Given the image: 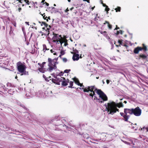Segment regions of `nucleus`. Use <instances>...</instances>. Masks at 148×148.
I'll return each mask as SVG.
<instances>
[{"label":"nucleus","mask_w":148,"mask_h":148,"mask_svg":"<svg viewBox=\"0 0 148 148\" xmlns=\"http://www.w3.org/2000/svg\"><path fill=\"white\" fill-rule=\"evenodd\" d=\"M57 79L56 78V79H52V81L54 83H56L57 84H59V83H57Z\"/></svg>","instance_id":"nucleus-25"},{"label":"nucleus","mask_w":148,"mask_h":148,"mask_svg":"<svg viewBox=\"0 0 148 148\" xmlns=\"http://www.w3.org/2000/svg\"><path fill=\"white\" fill-rule=\"evenodd\" d=\"M43 25H44L46 28H47V31H48V33H47V35H49V30L50 29V28L51 27V26L50 25L49 26L46 23H45L42 22V23L41 24V25L42 26Z\"/></svg>","instance_id":"nucleus-8"},{"label":"nucleus","mask_w":148,"mask_h":148,"mask_svg":"<svg viewBox=\"0 0 148 148\" xmlns=\"http://www.w3.org/2000/svg\"><path fill=\"white\" fill-rule=\"evenodd\" d=\"M61 73L62 74V73H60L59 75H62V74H61Z\"/></svg>","instance_id":"nucleus-53"},{"label":"nucleus","mask_w":148,"mask_h":148,"mask_svg":"<svg viewBox=\"0 0 148 148\" xmlns=\"http://www.w3.org/2000/svg\"><path fill=\"white\" fill-rule=\"evenodd\" d=\"M86 1H87V2H88V3H90V1L89 0H86Z\"/></svg>","instance_id":"nucleus-46"},{"label":"nucleus","mask_w":148,"mask_h":148,"mask_svg":"<svg viewBox=\"0 0 148 148\" xmlns=\"http://www.w3.org/2000/svg\"><path fill=\"white\" fill-rule=\"evenodd\" d=\"M102 3L103 4V6L106 7L105 10L107 12L109 11L110 9L108 8V6L106 5L105 4L103 3L102 2Z\"/></svg>","instance_id":"nucleus-18"},{"label":"nucleus","mask_w":148,"mask_h":148,"mask_svg":"<svg viewBox=\"0 0 148 148\" xmlns=\"http://www.w3.org/2000/svg\"><path fill=\"white\" fill-rule=\"evenodd\" d=\"M74 8L73 7H72V8H71L70 9V10H73Z\"/></svg>","instance_id":"nucleus-44"},{"label":"nucleus","mask_w":148,"mask_h":148,"mask_svg":"<svg viewBox=\"0 0 148 148\" xmlns=\"http://www.w3.org/2000/svg\"><path fill=\"white\" fill-rule=\"evenodd\" d=\"M53 5H54V6H56V5L55 4H54Z\"/></svg>","instance_id":"nucleus-59"},{"label":"nucleus","mask_w":148,"mask_h":148,"mask_svg":"<svg viewBox=\"0 0 148 148\" xmlns=\"http://www.w3.org/2000/svg\"><path fill=\"white\" fill-rule=\"evenodd\" d=\"M38 70L40 72L42 73H44L45 71V70L43 68H39Z\"/></svg>","instance_id":"nucleus-22"},{"label":"nucleus","mask_w":148,"mask_h":148,"mask_svg":"<svg viewBox=\"0 0 148 148\" xmlns=\"http://www.w3.org/2000/svg\"><path fill=\"white\" fill-rule=\"evenodd\" d=\"M50 51L52 53H53V54L54 55H56V52H54V51H53L52 49H51L50 50Z\"/></svg>","instance_id":"nucleus-31"},{"label":"nucleus","mask_w":148,"mask_h":148,"mask_svg":"<svg viewBox=\"0 0 148 148\" xmlns=\"http://www.w3.org/2000/svg\"><path fill=\"white\" fill-rule=\"evenodd\" d=\"M51 11L52 13H56L58 12V11L54 7H52Z\"/></svg>","instance_id":"nucleus-19"},{"label":"nucleus","mask_w":148,"mask_h":148,"mask_svg":"<svg viewBox=\"0 0 148 148\" xmlns=\"http://www.w3.org/2000/svg\"><path fill=\"white\" fill-rule=\"evenodd\" d=\"M25 23L27 25H29V22H25Z\"/></svg>","instance_id":"nucleus-41"},{"label":"nucleus","mask_w":148,"mask_h":148,"mask_svg":"<svg viewBox=\"0 0 148 148\" xmlns=\"http://www.w3.org/2000/svg\"><path fill=\"white\" fill-rule=\"evenodd\" d=\"M69 82V81L68 80H65V79L62 82V84L63 86H66L68 84L67 83Z\"/></svg>","instance_id":"nucleus-15"},{"label":"nucleus","mask_w":148,"mask_h":148,"mask_svg":"<svg viewBox=\"0 0 148 148\" xmlns=\"http://www.w3.org/2000/svg\"><path fill=\"white\" fill-rule=\"evenodd\" d=\"M33 23V24L34 25H36V24H35V23Z\"/></svg>","instance_id":"nucleus-57"},{"label":"nucleus","mask_w":148,"mask_h":148,"mask_svg":"<svg viewBox=\"0 0 148 148\" xmlns=\"http://www.w3.org/2000/svg\"><path fill=\"white\" fill-rule=\"evenodd\" d=\"M17 76H16L15 77V79H17Z\"/></svg>","instance_id":"nucleus-54"},{"label":"nucleus","mask_w":148,"mask_h":148,"mask_svg":"<svg viewBox=\"0 0 148 148\" xmlns=\"http://www.w3.org/2000/svg\"><path fill=\"white\" fill-rule=\"evenodd\" d=\"M25 2H26V3H27L28 4H29L28 3L29 2V1L28 0H25Z\"/></svg>","instance_id":"nucleus-39"},{"label":"nucleus","mask_w":148,"mask_h":148,"mask_svg":"<svg viewBox=\"0 0 148 148\" xmlns=\"http://www.w3.org/2000/svg\"><path fill=\"white\" fill-rule=\"evenodd\" d=\"M124 46H125V47H126L127 46V45H124Z\"/></svg>","instance_id":"nucleus-58"},{"label":"nucleus","mask_w":148,"mask_h":148,"mask_svg":"<svg viewBox=\"0 0 148 148\" xmlns=\"http://www.w3.org/2000/svg\"><path fill=\"white\" fill-rule=\"evenodd\" d=\"M70 85L71 87H72L73 86V82H72L71 81L70 82Z\"/></svg>","instance_id":"nucleus-35"},{"label":"nucleus","mask_w":148,"mask_h":148,"mask_svg":"<svg viewBox=\"0 0 148 148\" xmlns=\"http://www.w3.org/2000/svg\"><path fill=\"white\" fill-rule=\"evenodd\" d=\"M65 54V52L64 51H61L60 52V55L59 56V57L61 58V56L64 55Z\"/></svg>","instance_id":"nucleus-24"},{"label":"nucleus","mask_w":148,"mask_h":148,"mask_svg":"<svg viewBox=\"0 0 148 148\" xmlns=\"http://www.w3.org/2000/svg\"><path fill=\"white\" fill-rule=\"evenodd\" d=\"M125 114H128L130 115L133 114V108L128 109L125 108L124 110Z\"/></svg>","instance_id":"nucleus-7"},{"label":"nucleus","mask_w":148,"mask_h":148,"mask_svg":"<svg viewBox=\"0 0 148 148\" xmlns=\"http://www.w3.org/2000/svg\"><path fill=\"white\" fill-rule=\"evenodd\" d=\"M82 89L84 92H91L89 95L92 97L94 96L95 99L97 100L99 102L102 103L108 100V98L106 95L101 90H98L97 91V93L99 95V98L96 96L95 91L96 90V89L94 86H88L85 88H83Z\"/></svg>","instance_id":"nucleus-1"},{"label":"nucleus","mask_w":148,"mask_h":148,"mask_svg":"<svg viewBox=\"0 0 148 148\" xmlns=\"http://www.w3.org/2000/svg\"><path fill=\"white\" fill-rule=\"evenodd\" d=\"M36 95L37 97L40 98H42L44 97L43 93L41 91H39L38 92H37L36 94Z\"/></svg>","instance_id":"nucleus-12"},{"label":"nucleus","mask_w":148,"mask_h":148,"mask_svg":"<svg viewBox=\"0 0 148 148\" xmlns=\"http://www.w3.org/2000/svg\"><path fill=\"white\" fill-rule=\"evenodd\" d=\"M68 1L69 2H70L71 1V0H68Z\"/></svg>","instance_id":"nucleus-55"},{"label":"nucleus","mask_w":148,"mask_h":148,"mask_svg":"<svg viewBox=\"0 0 148 148\" xmlns=\"http://www.w3.org/2000/svg\"><path fill=\"white\" fill-rule=\"evenodd\" d=\"M140 57L143 59H145L147 57V56L143 54H140Z\"/></svg>","instance_id":"nucleus-23"},{"label":"nucleus","mask_w":148,"mask_h":148,"mask_svg":"<svg viewBox=\"0 0 148 148\" xmlns=\"http://www.w3.org/2000/svg\"><path fill=\"white\" fill-rule=\"evenodd\" d=\"M124 103H127V101H124Z\"/></svg>","instance_id":"nucleus-52"},{"label":"nucleus","mask_w":148,"mask_h":148,"mask_svg":"<svg viewBox=\"0 0 148 148\" xmlns=\"http://www.w3.org/2000/svg\"><path fill=\"white\" fill-rule=\"evenodd\" d=\"M115 10H116V12L118 11L120 12L121 10V7H118L117 8H116Z\"/></svg>","instance_id":"nucleus-26"},{"label":"nucleus","mask_w":148,"mask_h":148,"mask_svg":"<svg viewBox=\"0 0 148 148\" xmlns=\"http://www.w3.org/2000/svg\"><path fill=\"white\" fill-rule=\"evenodd\" d=\"M38 64L40 66V68H43L44 66V65L42 64H40L39 63H38Z\"/></svg>","instance_id":"nucleus-33"},{"label":"nucleus","mask_w":148,"mask_h":148,"mask_svg":"<svg viewBox=\"0 0 148 148\" xmlns=\"http://www.w3.org/2000/svg\"><path fill=\"white\" fill-rule=\"evenodd\" d=\"M74 81L75 82V84H77L78 85V86H80L81 87H82V86H84L82 84H81L79 83V81L78 79L76 78H74L73 79Z\"/></svg>","instance_id":"nucleus-13"},{"label":"nucleus","mask_w":148,"mask_h":148,"mask_svg":"<svg viewBox=\"0 0 148 148\" xmlns=\"http://www.w3.org/2000/svg\"><path fill=\"white\" fill-rule=\"evenodd\" d=\"M123 33V32L121 30H120L119 31H116V32L115 33L116 35H118L120 33L122 34Z\"/></svg>","instance_id":"nucleus-27"},{"label":"nucleus","mask_w":148,"mask_h":148,"mask_svg":"<svg viewBox=\"0 0 148 148\" xmlns=\"http://www.w3.org/2000/svg\"><path fill=\"white\" fill-rule=\"evenodd\" d=\"M101 33L103 34V35L109 41H110V39L109 36H108L107 32L106 31L101 32Z\"/></svg>","instance_id":"nucleus-11"},{"label":"nucleus","mask_w":148,"mask_h":148,"mask_svg":"<svg viewBox=\"0 0 148 148\" xmlns=\"http://www.w3.org/2000/svg\"><path fill=\"white\" fill-rule=\"evenodd\" d=\"M43 51H44V52H45L46 50H49V49H47L46 47V46L45 45H43Z\"/></svg>","instance_id":"nucleus-20"},{"label":"nucleus","mask_w":148,"mask_h":148,"mask_svg":"<svg viewBox=\"0 0 148 148\" xmlns=\"http://www.w3.org/2000/svg\"><path fill=\"white\" fill-rule=\"evenodd\" d=\"M30 27H31L33 28H35L36 29H37L36 27H35L33 26H32V25H30Z\"/></svg>","instance_id":"nucleus-38"},{"label":"nucleus","mask_w":148,"mask_h":148,"mask_svg":"<svg viewBox=\"0 0 148 148\" xmlns=\"http://www.w3.org/2000/svg\"><path fill=\"white\" fill-rule=\"evenodd\" d=\"M17 70L21 74V75H28V73L26 71V67L25 64L19 62L16 64Z\"/></svg>","instance_id":"nucleus-4"},{"label":"nucleus","mask_w":148,"mask_h":148,"mask_svg":"<svg viewBox=\"0 0 148 148\" xmlns=\"http://www.w3.org/2000/svg\"><path fill=\"white\" fill-rule=\"evenodd\" d=\"M21 10V8H19V9H18V10L19 11V12H20V10Z\"/></svg>","instance_id":"nucleus-47"},{"label":"nucleus","mask_w":148,"mask_h":148,"mask_svg":"<svg viewBox=\"0 0 148 148\" xmlns=\"http://www.w3.org/2000/svg\"><path fill=\"white\" fill-rule=\"evenodd\" d=\"M106 23L108 24V26L109 28V29H112V25L110 24L109 22L108 21H106L105 23H103V25H105L106 24Z\"/></svg>","instance_id":"nucleus-17"},{"label":"nucleus","mask_w":148,"mask_h":148,"mask_svg":"<svg viewBox=\"0 0 148 148\" xmlns=\"http://www.w3.org/2000/svg\"><path fill=\"white\" fill-rule=\"evenodd\" d=\"M54 77L57 79V83H58L59 82H62V81L65 79L64 78L61 77L56 78L55 77Z\"/></svg>","instance_id":"nucleus-14"},{"label":"nucleus","mask_w":148,"mask_h":148,"mask_svg":"<svg viewBox=\"0 0 148 148\" xmlns=\"http://www.w3.org/2000/svg\"><path fill=\"white\" fill-rule=\"evenodd\" d=\"M96 78H97V79H98V78H99V77H97Z\"/></svg>","instance_id":"nucleus-63"},{"label":"nucleus","mask_w":148,"mask_h":148,"mask_svg":"<svg viewBox=\"0 0 148 148\" xmlns=\"http://www.w3.org/2000/svg\"><path fill=\"white\" fill-rule=\"evenodd\" d=\"M142 110L139 107H137L136 108H133V114L136 116H140L141 115Z\"/></svg>","instance_id":"nucleus-6"},{"label":"nucleus","mask_w":148,"mask_h":148,"mask_svg":"<svg viewBox=\"0 0 148 148\" xmlns=\"http://www.w3.org/2000/svg\"><path fill=\"white\" fill-rule=\"evenodd\" d=\"M42 16H43V18L44 19H46L47 21H48V19H50V17H47V16H46L45 15V14H43L42 15Z\"/></svg>","instance_id":"nucleus-21"},{"label":"nucleus","mask_w":148,"mask_h":148,"mask_svg":"<svg viewBox=\"0 0 148 148\" xmlns=\"http://www.w3.org/2000/svg\"><path fill=\"white\" fill-rule=\"evenodd\" d=\"M142 50V48L140 47H137L135 48L134 50V53H138L140 51H141Z\"/></svg>","instance_id":"nucleus-10"},{"label":"nucleus","mask_w":148,"mask_h":148,"mask_svg":"<svg viewBox=\"0 0 148 148\" xmlns=\"http://www.w3.org/2000/svg\"><path fill=\"white\" fill-rule=\"evenodd\" d=\"M65 39H64V42L63 43H64V46H66L67 45V43L66 42H65Z\"/></svg>","instance_id":"nucleus-34"},{"label":"nucleus","mask_w":148,"mask_h":148,"mask_svg":"<svg viewBox=\"0 0 148 148\" xmlns=\"http://www.w3.org/2000/svg\"><path fill=\"white\" fill-rule=\"evenodd\" d=\"M18 1H19V2H21V0H18Z\"/></svg>","instance_id":"nucleus-56"},{"label":"nucleus","mask_w":148,"mask_h":148,"mask_svg":"<svg viewBox=\"0 0 148 148\" xmlns=\"http://www.w3.org/2000/svg\"><path fill=\"white\" fill-rule=\"evenodd\" d=\"M144 129H145L147 131H148V127H143V128H142L141 129V130H143Z\"/></svg>","instance_id":"nucleus-30"},{"label":"nucleus","mask_w":148,"mask_h":148,"mask_svg":"<svg viewBox=\"0 0 148 148\" xmlns=\"http://www.w3.org/2000/svg\"><path fill=\"white\" fill-rule=\"evenodd\" d=\"M83 0L84 1H86V0Z\"/></svg>","instance_id":"nucleus-61"},{"label":"nucleus","mask_w":148,"mask_h":148,"mask_svg":"<svg viewBox=\"0 0 148 148\" xmlns=\"http://www.w3.org/2000/svg\"><path fill=\"white\" fill-rule=\"evenodd\" d=\"M45 1V0H42L41 2V3H44Z\"/></svg>","instance_id":"nucleus-49"},{"label":"nucleus","mask_w":148,"mask_h":148,"mask_svg":"<svg viewBox=\"0 0 148 148\" xmlns=\"http://www.w3.org/2000/svg\"><path fill=\"white\" fill-rule=\"evenodd\" d=\"M109 82H110V81H109V80H108V79L106 80V82L108 84H109Z\"/></svg>","instance_id":"nucleus-40"},{"label":"nucleus","mask_w":148,"mask_h":148,"mask_svg":"<svg viewBox=\"0 0 148 148\" xmlns=\"http://www.w3.org/2000/svg\"><path fill=\"white\" fill-rule=\"evenodd\" d=\"M119 27L118 28H116L114 29V30H117V29H119Z\"/></svg>","instance_id":"nucleus-48"},{"label":"nucleus","mask_w":148,"mask_h":148,"mask_svg":"<svg viewBox=\"0 0 148 148\" xmlns=\"http://www.w3.org/2000/svg\"><path fill=\"white\" fill-rule=\"evenodd\" d=\"M143 47L142 48V49H144L145 51H146L147 50V47L146 46H145L144 45V44H143Z\"/></svg>","instance_id":"nucleus-28"},{"label":"nucleus","mask_w":148,"mask_h":148,"mask_svg":"<svg viewBox=\"0 0 148 148\" xmlns=\"http://www.w3.org/2000/svg\"><path fill=\"white\" fill-rule=\"evenodd\" d=\"M46 63V62H43L42 63V64L44 65L45 63Z\"/></svg>","instance_id":"nucleus-51"},{"label":"nucleus","mask_w":148,"mask_h":148,"mask_svg":"<svg viewBox=\"0 0 148 148\" xmlns=\"http://www.w3.org/2000/svg\"><path fill=\"white\" fill-rule=\"evenodd\" d=\"M123 117L124 119V120L125 121H127L128 119L129 118L130 116H129L127 115V114H125V115Z\"/></svg>","instance_id":"nucleus-16"},{"label":"nucleus","mask_w":148,"mask_h":148,"mask_svg":"<svg viewBox=\"0 0 148 148\" xmlns=\"http://www.w3.org/2000/svg\"><path fill=\"white\" fill-rule=\"evenodd\" d=\"M70 71H71V70L70 69H69V70L66 69L64 71V72L65 73H68Z\"/></svg>","instance_id":"nucleus-29"},{"label":"nucleus","mask_w":148,"mask_h":148,"mask_svg":"<svg viewBox=\"0 0 148 148\" xmlns=\"http://www.w3.org/2000/svg\"><path fill=\"white\" fill-rule=\"evenodd\" d=\"M57 58L51 59L50 58L48 59V66L49 67L47 70L50 72H51L53 70L57 68L56 64H58L57 62Z\"/></svg>","instance_id":"nucleus-3"},{"label":"nucleus","mask_w":148,"mask_h":148,"mask_svg":"<svg viewBox=\"0 0 148 148\" xmlns=\"http://www.w3.org/2000/svg\"><path fill=\"white\" fill-rule=\"evenodd\" d=\"M103 84H104L105 83L103 81Z\"/></svg>","instance_id":"nucleus-60"},{"label":"nucleus","mask_w":148,"mask_h":148,"mask_svg":"<svg viewBox=\"0 0 148 148\" xmlns=\"http://www.w3.org/2000/svg\"><path fill=\"white\" fill-rule=\"evenodd\" d=\"M78 53V51H76L75 53H74L73 57V60H77L79 59V55L78 54H76V53Z\"/></svg>","instance_id":"nucleus-9"},{"label":"nucleus","mask_w":148,"mask_h":148,"mask_svg":"<svg viewBox=\"0 0 148 148\" xmlns=\"http://www.w3.org/2000/svg\"><path fill=\"white\" fill-rule=\"evenodd\" d=\"M45 3L46 4V5H47V6H49V4L47 2H45Z\"/></svg>","instance_id":"nucleus-43"},{"label":"nucleus","mask_w":148,"mask_h":148,"mask_svg":"<svg viewBox=\"0 0 148 148\" xmlns=\"http://www.w3.org/2000/svg\"><path fill=\"white\" fill-rule=\"evenodd\" d=\"M125 143L126 144H128V143H129L127 142L126 141H125Z\"/></svg>","instance_id":"nucleus-50"},{"label":"nucleus","mask_w":148,"mask_h":148,"mask_svg":"<svg viewBox=\"0 0 148 148\" xmlns=\"http://www.w3.org/2000/svg\"><path fill=\"white\" fill-rule=\"evenodd\" d=\"M13 25L15 27L16 26V23H14Z\"/></svg>","instance_id":"nucleus-45"},{"label":"nucleus","mask_w":148,"mask_h":148,"mask_svg":"<svg viewBox=\"0 0 148 148\" xmlns=\"http://www.w3.org/2000/svg\"><path fill=\"white\" fill-rule=\"evenodd\" d=\"M63 61L64 62H66L67 61V59L66 58H64L62 59Z\"/></svg>","instance_id":"nucleus-32"},{"label":"nucleus","mask_w":148,"mask_h":148,"mask_svg":"<svg viewBox=\"0 0 148 148\" xmlns=\"http://www.w3.org/2000/svg\"><path fill=\"white\" fill-rule=\"evenodd\" d=\"M105 106L106 110H107L108 112H109L108 114L112 115L116 113L117 111H119V110L117 108V107L119 108L123 107V105L121 102L116 104L113 102L106 103Z\"/></svg>","instance_id":"nucleus-2"},{"label":"nucleus","mask_w":148,"mask_h":148,"mask_svg":"<svg viewBox=\"0 0 148 148\" xmlns=\"http://www.w3.org/2000/svg\"><path fill=\"white\" fill-rule=\"evenodd\" d=\"M120 114L121 115V116H123V117L125 115V114H124V113H123V112H120Z\"/></svg>","instance_id":"nucleus-37"},{"label":"nucleus","mask_w":148,"mask_h":148,"mask_svg":"<svg viewBox=\"0 0 148 148\" xmlns=\"http://www.w3.org/2000/svg\"><path fill=\"white\" fill-rule=\"evenodd\" d=\"M69 11V10L68 9V8H67L66 10H65V12H66Z\"/></svg>","instance_id":"nucleus-42"},{"label":"nucleus","mask_w":148,"mask_h":148,"mask_svg":"<svg viewBox=\"0 0 148 148\" xmlns=\"http://www.w3.org/2000/svg\"><path fill=\"white\" fill-rule=\"evenodd\" d=\"M118 42L121 45H123L122 43V42L121 40H119L118 41Z\"/></svg>","instance_id":"nucleus-36"},{"label":"nucleus","mask_w":148,"mask_h":148,"mask_svg":"<svg viewBox=\"0 0 148 148\" xmlns=\"http://www.w3.org/2000/svg\"><path fill=\"white\" fill-rule=\"evenodd\" d=\"M54 36L53 38V42H56L57 43H60L61 46L64 42V39L62 38L61 35L53 33Z\"/></svg>","instance_id":"nucleus-5"},{"label":"nucleus","mask_w":148,"mask_h":148,"mask_svg":"<svg viewBox=\"0 0 148 148\" xmlns=\"http://www.w3.org/2000/svg\"><path fill=\"white\" fill-rule=\"evenodd\" d=\"M94 7H93V8H92V9H94Z\"/></svg>","instance_id":"nucleus-62"}]
</instances>
